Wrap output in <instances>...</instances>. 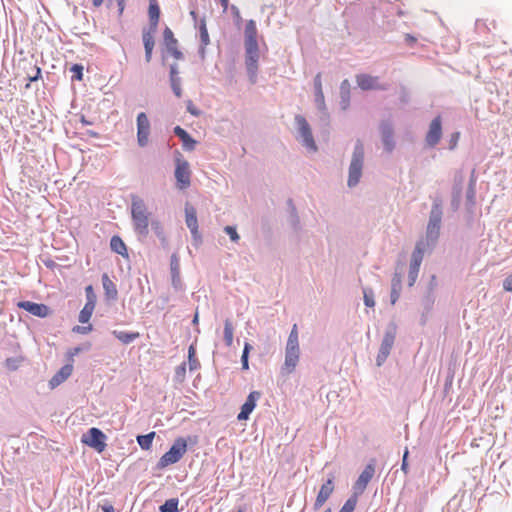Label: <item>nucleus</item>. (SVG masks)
<instances>
[{
  "instance_id": "nucleus-10",
  "label": "nucleus",
  "mask_w": 512,
  "mask_h": 512,
  "mask_svg": "<svg viewBox=\"0 0 512 512\" xmlns=\"http://www.w3.org/2000/svg\"><path fill=\"white\" fill-rule=\"evenodd\" d=\"M191 172L187 161H177L175 178L179 189L183 190L190 186Z\"/></svg>"
},
{
  "instance_id": "nucleus-40",
  "label": "nucleus",
  "mask_w": 512,
  "mask_h": 512,
  "mask_svg": "<svg viewBox=\"0 0 512 512\" xmlns=\"http://www.w3.org/2000/svg\"><path fill=\"white\" fill-rule=\"evenodd\" d=\"M171 87L176 97L180 98L182 95V89L179 78H173L171 80Z\"/></svg>"
},
{
  "instance_id": "nucleus-13",
  "label": "nucleus",
  "mask_w": 512,
  "mask_h": 512,
  "mask_svg": "<svg viewBox=\"0 0 512 512\" xmlns=\"http://www.w3.org/2000/svg\"><path fill=\"white\" fill-rule=\"evenodd\" d=\"M334 491V476H331L324 484L321 485L320 490L314 502V509L319 510L325 502L329 499Z\"/></svg>"
},
{
  "instance_id": "nucleus-20",
  "label": "nucleus",
  "mask_w": 512,
  "mask_h": 512,
  "mask_svg": "<svg viewBox=\"0 0 512 512\" xmlns=\"http://www.w3.org/2000/svg\"><path fill=\"white\" fill-rule=\"evenodd\" d=\"M185 218L186 225L190 229L192 235L194 236V238H198L199 233L196 209L189 204H186L185 206Z\"/></svg>"
},
{
  "instance_id": "nucleus-15",
  "label": "nucleus",
  "mask_w": 512,
  "mask_h": 512,
  "mask_svg": "<svg viewBox=\"0 0 512 512\" xmlns=\"http://www.w3.org/2000/svg\"><path fill=\"white\" fill-rule=\"evenodd\" d=\"M375 473V468L372 464H368L356 482L354 483V493L358 496V494H361L366 489L368 483L371 481Z\"/></svg>"
},
{
  "instance_id": "nucleus-49",
  "label": "nucleus",
  "mask_w": 512,
  "mask_h": 512,
  "mask_svg": "<svg viewBox=\"0 0 512 512\" xmlns=\"http://www.w3.org/2000/svg\"><path fill=\"white\" fill-rule=\"evenodd\" d=\"M91 330H92L91 325H88L86 327L76 326L73 328V331H75L77 333H82V334H86V333L90 332Z\"/></svg>"
},
{
  "instance_id": "nucleus-41",
  "label": "nucleus",
  "mask_w": 512,
  "mask_h": 512,
  "mask_svg": "<svg viewBox=\"0 0 512 512\" xmlns=\"http://www.w3.org/2000/svg\"><path fill=\"white\" fill-rule=\"evenodd\" d=\"M224 231L229 235L230 239L233 242H238L239 241L240 237H239V234L237 233L235 227H233V226H226L224 228Z\"/></svg>"
},
{
  "instance_id": "nucleus-5",
  "label": "nucleus",
  "mask_w": 512,
  "mask_h": 512,
  "mask_svg": "<svg viewBox=\"0 0 512 512\" xmlns=\"http://www.w3.org/2000/svg\"><path fill=\"white\" fill-rule=\"evenodd\" d=\"M82 443L102 453L106 448V435L98 428H90L81 438Z\"/></svg>"
},
{
  "instance_id": "nucleus-9",
  "label": "nucleus",
  "mask_w": 512,
  "mask_h": 512,
  "mask_svg": "<svg viewBox=\"0 0 512 512\" xmlns=\"http://www.w3.org/2000/svg\"><path fill=\"white\" fill-rule=\"evenodd\" d=\"M357 85L364 91L366 90H386L387 85L380 82L379 77L369 74H358L356 76Z\"/></svg>"
},
{
  "instance_id": "nucleus-12",
  "label": "nucleus",
  "mask_w": 512,
  "mask_h": 512,
  "mask_svg": "<svg viewBox=\"0 0 512 512\" xmlns=\"http://www.w3.org/2000/svg\"><path fill=\"white\" fill-rule=\"evenodd\" d=\"M442 136V122H441V116L435 117L430 125L429 130L426 134V143L430 147H434L438 142L440 141Z\"/></svg>"
},
{
  "instance_id": "nucleus-26",
  "label": "nucleus",
  "mask_w": 512,
  "mask_h": 512,
  "mask_svg": "<svg viewBox=\"0 0 512 512\" xmlns=\"http://www.w3.org/2000/svg\"><path fill=\"white\" fill-rule=\"evenodd\" d=\"M102 284L105 290V294L111 298L115 299L117 297L118 291L114 282L109 278L107 274L102 275Z\"/></svg>"
},
{
  "instance_id": "nucleus-17",
  "label": "nucleus",
  "mask_w": 512,
  "mask_h": 512,
  "mask_svg": "<svg viewBox=\"0 0 512 512\" xmlns=\"http://www.w3.org/2000/svg\"><path fill=\"white\" fill-rule=\"evenodd\" d=\"M259 398H260V392H258V391H252L248 395L245 403L241 407L240 413L237 416V419L239 421L247 420L249 418V415L252 413V411L256 407V402Z\"/></svg>"
},
{
  "instance_id": "nucleus-7",
  "label": "nucleus",
  "mask_w": 512,
  "mask_h": 512,
  "mask_svg": "<svg viewBox=\"0 0 512 512\" xmlns=\"http://www.w3.org/2000/svg\"><path fill=\"white\" fill-rule=\"evenodd\" d=\"M295 121L298 126L303 144L310 150L316 151L317 147L311 132V128L306 119L301 115L295 116Z\"/></svg>"
},
{
  "instance_id": "nucleus-25",
  "label": "nucleus",
  "mask_w": 512,
  "mask_h": 512,
  "mask_svg": "<svg viewBox=\"0 0 512 512\" xmlns=\"http://www.w3.org/2000/svg\"><path fill=\"white\" fill-rule=\"evenodd\" d=\"M174 133L181 139L184 147L187 149H193L196 141L191 138V136L180 126H176L174 128Z\"/></svg>"
},
{
  "instance_id": "nucleus-60",
  "label": "nucleus",
  "mask_w": 512,
  "mask_h": 512,
  "mask_svg": "<svg viewBox=\"0 0 512 512\" xmlns=\"http://www.w3.org/2000/svg\"><path fill=\"white\" fill-rule=\"evenodd\" d=\"M153 225H155V226H156V228H159V227H160L159 222H154V223H153Z\"/></svg>"
},
{
  "instance_id": "nucleus-19",
  "label": "nucleus",
  "mask_w": 512,
  "mask_h": 512,
  "mask_svg": "<svg viewBox=\"0 0 512 512\" xmlns=\"http://www.w3.org/2000/svg\"><path fill=\"white\" fill-rule=\"evenodd\" d=\"M73 372V364L69 363L64 365L49 381V387L55 389L60 384L65 382Z\"/></svg>"
},
{
  "instance_id": "nucleus-39",
  "label": "nucleus",
  "mask_w": 512,
  "mask_h": 512,
  "mask_svg": "<svg viewBox=\"0 0 512 512\" xmlns=\"http://www.w3.org/2000/svg\"><path fill=\"white\" fill-rule=\"evenodd\" d=\"M85 293H86V299H87L86 303H92V304L96 305L97 297H96V294L94 293L93 287L91 285H88L85 288Z\"/></svg>"
},
{
  "instance_id": "nucleus-52",
  "label": "nucleus",
  "mask_w": 512,
  "mask_h": 512,
  "mask_svg": "<svg viewBox=\"0 0 512 512\" xmlns=\"http://www.w3.org/2000/svg\"><path fill=\"white\" fill-rule=\"evenodd\" d=\"M115 2L117 3V6H118V15L122 16L124 9H125L126 0H115Z\"/></svg>"
},
{
  "instance_id": "nucleus-36",
  "label": "nucleus",
  "mask_w": 512,
  "mask_h": 512,
  "mask_svg": "<svg viewBox=\"0 0 512 512\" xmlns=\"http://www.w3.org/2000/svg\"><path fill=\"white\" fill-rule=\"evenodd\" d=\"M251 349H252V346L249 343H245L243 353L241 356L243 370L249 369L248 356H249Z\"/></svg>"
},
{
  "instance_id": "nucleus-48",
  "label": "nucleus",
  "mask_w": 512,
  "mask_h": 512,
  "mask_svg": "<svg viewBox=\"0 0 512 512\" xmlns=\"http://www.w3.org/2000/svg\"><path fill=\"white\" fill-rule=\"evenodd\" d=\"M503 289L507 292H512V273L504 279Z\"/></svg>"
},
{
  "instance_id": "nucleus-6",
  "label": "nucleus",
  "mask_w": 512,
  "mask_h": 512,
  "mask_svg": "<svg viewBox=\"0 0 512 512\" xmlns=\"http://www.w3.org/2000/svg\"><path fill=\"white\" fill-rule=\"evenodd\" d=\"M396 337L395 328L385 332L382 343L379 348V352L376 358V363L381 366L390 354V351L394 345Z\"/></svg>"
},
{
  "instance_id": "nucleus-50",
  "label": "nucleus",
  "mask_w": 512,
  "mask_h": 512,
  "mask_svg": "<svg viewBox=\"0 0 512 512\" xmlns=\"http://www.w3.org/2000/svg\"><path fill=\"white\" fill-rule=\"evenodd\" d=\"M400 291L399 289H391V303L392 305H394L396 303V301L399 299V296H400Z\"/></svg>"
},
{
  "instance_id": "nucleus-2",
  "label": "nucleus",
  "mask_w": 512,
  "mask_h": 512,
  "mask_svg": "<svg viewBox=\"0 0 512 512\" xmlns=\"http://www.w3.org/2000/svg\"><path fill=\"white\" fill-rule=\"evenodd\" d=\"M131 213L136 232L142 236H146L149 227V214L144 201L139 197L132 198Z\"/></svg>"
},
{
  "instance_id": "nucleus-46",
  "label": "nucleus",
  "mask_w": 512,
  "mask_h": 512,
  "mask_svg": "<svg viewBox=\"0 0 512 512\" xmlns=\"http://www.w3.org/2000/svg\"><path fill=\"white\" fill-rule=\"evenodd\" d=\"M401 283H402L401 275L398 273H395L392 278V289L396 288V289L401 290Z\"/></svg>"
},
{
  "instance_id": "nucleus-21",
  "label": "nucleus",
  "mask_w": 512,
  "mask_h": 512,
  "mask_svg": "<svg viewBox=\"0 0 512 512\" xmlns=\"http://www.w3.org/2000/svg\"><path fill=\"white\" fill-rule=\"evenodd\" d=\"M156 30H144L142 33V40L145 48V60L146 62H150L152 58V51L154 49L155 40L154 33Z\"/></svg>"
},
{
  "instance_id": "nucleus-8",
  "label": "nucleus",
  "mask_w": 512,
  "mask_h": 512,
  "mask_svg": "<svg viewBox=\"0 0 512 512\" xmlns=\"http://www.w3.org/2000/svg\"><path fill=\"white\" fill-rule=\"evenodd\" d=\"M150 121L144 112L137 116V142L139 146L144 147L149 141Z\"/></svg>"
},
{
  "instance_id": "nucleus-11",
  "label": "nucleus",
  "mask_w": 512,
  "mask_h": 512,
  "mask_svg": "<svg viewBox=\"0 0 512 512\" xmlns=\"http://www.w3.org/2000/svg\"><path fill=\"white\" fill-rule=\"evenodd\" d=\"M299 356V348L286 347L285 361L281 368V373L283 375H289L295 371V368L299 362Z\"/></svg>"
},
{
  "instance_id": "nucleus-51",
  "label": "nucleus",
  "mask_w": 512,
  "mask_h": 512,
  "mask_svg": "<svg viewBox=\"0 0 512 512\" xmlns=\"http://www.w3.org/2000/svg\"><path fill=\"white\" fill-rule=\"evenodd\" d=\"M187 110L194 116L200 115V111L193 105L191 101L188 102Z\"/></svg>"
},
{
  "instance_id": "nucleus-1",
  "label": "nucleus",
  "mask_w": 512,
  "mask_h": 512,
  "mask_svg": "<svg viewBox=\"0 0 512 512\" xmlns=\"http://www.w3.org/2000/svg\"><path fill=\"white\" fill-rule=\"evenodd\" d=\"M245 50H246V67L247 71L255 82L257 63L259 59V47L257 42V27L254 20H249L246 23L245 30Z\"/></svg>"
},
{
  "instance_id": "nucleus-57",
  "label": "nucleus",
  "mask_w": 512,
  "mask_h": 512,
  "mask_svg": "<svg viewBox=\"0 0 512 512\" xmlns=\"http://www.w3.org/2000/svg\"><path fill=\"white\" fill-rule=\"evenodd\" d=\"M92 2L95 7H100L103 4L104 0H92Z\"/></svg>"
},
{
  "instance_id": "nucleus-56",
  "label": "nucleus",
  "mask_w": 512,
  "mask_h": 512,
  "mask_svg": "<svg viewBox=\"0 0 512 512\" xmlns=\"http://www.w3.org/2000/svg\"><path fill=\"white\" fill-rule=\"evenodd\" d=\"M102 511L103 512H115L113 506H111V505L102 506Z\"/></svg>"
},
{
  "instance_id": "nucleus-34",
  "label": "nucleus",
  "mask_w": 512,
  "mask_h": 512,
  "mask_svg": "<svg viewBox=\"0 0 512 512\" xmlns=\"http://www.w3.org/2000/svg\"><path fill=\"white\" fill-rule=\"evenodd\" d=\"M178 499L172 498L167 501L163 505L160 506L161 512H178Z\"/></svg>"
},
{
  "instance_id": "nucleus-58",
  "label": "nucleus",
  "mask_w": 512,
  "mask_h": 512,
  "mask_svg": "<svg viewBox=\"0 0 512 512\" xmlns=\"http://www.w3.org/2000/svg\"><path fill=\"white\" fill-rule=\"evenodd\" d=\"M192 322H193V324H194V325H197V324H198V322H199V314H198V312H196V313H195V315H194V318H193V321H192Z\"/></svg>"
},
{
  "instance_id": "nucleus-44",
  "label": "nucleus",
  "mask_w": 512,
  "mask_h": 512,
  "mask_svg": "<svg viewBox=\"0 0 512 512\" xmlns=\"http://www.w3.org/2000/svg\"><path fill=\"white\" fill-rule=\"evenodd\" d=\"M459 138H460V133L459 132H454V133L451 134V137H450V140H449V148L451 150H453L457 146Z\"/></svg>"
},
{
  "instance_id": "nucleus-42",
  "label": "nucleus",
  "mask_w": 512,
  "mask_h": 512,
  "mask_svg": "<svg viewBox=\"0 0 512 512\" xmlns=\"http://www.w3.org/2000/svg\"><path fill=\"white\" fill-rule=\"evenodd\" d=\"M364 303L368 307H373L375 305L373 293L371 290H364Z\"/></svg>"
},
{
  "instance_id": "nucleus-4",
  "label": "nucleus",
  "mask_w": 512,
  "mask_h": 512,
  "mask_svg": "<svg viewBox=\"0 0 512 512\" xmlns=\"http://www.w3.org/2000/svg\"><path fill=\"white\" fill-rule=\"evenodd\" d=\"M187 451V441L179 437L177 438L169 451L161 456L157 463V467L163 469L169 465L177 463Z\"/></svg>"
},
{
  "instance_id": "nucleus-18",
  "label": "nucleus",
  "mask_w": 512,
  "mask_h": 512,
  "mask_svg": "<svg viewBox=\"0 0 512 512\" xmlns=\"http://www.w3.org/2000/svg\"><path fill=\"white\" fill-rule=\"evenodd\" d=\"M163 36L167 51L170 53V55L173 56V58H175L176 60L182 59L183 54L177 47L178 41L174 37L173 32L169 28H166L164 30Z\"/></svg>"
},
{
  "instance_id": "nucleus-38",
  "label": "nucleus",
  "mask_w": 512,
  "mask_h": 512,
  "mask_svg": "<svg viewBox=\"0 0 512 512\" xmlns=\"http://www.w3.org/2000/svg\"><path fill=\"white\" fill-rule=\"evenodd\" d=\"M70 70L73 73V78H75L78 81H81L83 79V66L82 65L74 64Z\"/></svg>"
},
{
  "instance_id": "nucleus-54",
  "label": "nucleus",
  "mask_w": 512,
  "mask_h": 512,
  "mask_svg": "<svg viewBox=\"0 0 512 512\" xmlns=\"http://www.w3.org/2000/svg\"><path fill=\"white\" fill-rule=\"evenodd\" d=\"M80 351H81L80 347H75L72 350H70L69 355H70V358H71V363L73 362V357L75 355H77Z\"/></svg>"
},
{
  "instance_id": "nucleus-45",
  "label": "nucleus",
  "mask_w": 512,
  "mask_h": 512,
  "mask_svg": "<svg viewBox=\"0 0 512 512\" xmlns=\"http://www.w3.org/2000/svg\"><path fill=\"white\" fill-rule=\"evenodd\" d=\"M32 70L34 71L33 74H28V80L29 82H33L39 79L41 70L37 66H32Z\"/></svg>"
},
{
  "instance_id": "nucleus-47",
  "label": "nucleus",
  "mask_w": 512,
  "mask_h": 512,
  "mask_svg": "<svg viewBox=\"0 0 512 512\" xmlns=\"http://www.w3.org/2000/svg\"><path fill=\"white\" fill-rule=\"evenodd\" d=\"M195 356V349L193 346H190L189 347V363H190V369H194L196 367V359L194 358Z\"/></svg>"
},
{
  "instance_id": "nucleus-27",
  "label": "nucleus",
  "mask_w": 512,
  "mask_h": 512,
  "mask_svg": "<svg viewBox=\"0 0 512 512\" xmlns=\"http://www.w3.org/2000/svg\"><path fill=\"white\" fill-rule=\"evenodd\" d=\"M110 247L115 253L127 256V247L119 236H113L110 240Z\"/></svg>"
},
{
  "instance_id": "nucleus-43",
  "label": "nucleus",
  "mask_w": 512,
  "mask_h": 512,
  "mask_svg": "<svg viewBox=\"0 0 512 512\" xmlns=\"http://www.w3.org/2000/svg\"><path fill=\"white\" fill-rule=\"evenodd\" d=\"M419 269L420 267H414V266H411L410 265V269H409V285L412 286L416 279H417V276H418V273H419Z\"/></svg>"
},
{
  "instance_id": "nucleus-33",
  "label": "nucleus",
  "mask_w": 512,
  "mask_h": 512,
  "mask_svg": "<svg viewBox=\"0 0 512 512\" xmlns=\"http://www.w3.org/2000/svg\"><path fill=\"white\" fill-rule=\"evenodd\" d=\"M358 497L356 493H354L347 501L344 503L342 508L338 512H353L357 506Z\"/></svg>"
},
{
  "instance_id": "nucleus-23",
  "label": "nucleus",
  "mask_w": 512,
  "mask_h": 512,
  "mask_svg": "<svg viewBox=\"0 0 512 512\" xmlns=\"http://www.w3.org/2000/svg\"><path fill=\"white\" fill-rule=\"evenodd\" d=\"M315 102L319 109H325V99L322 88L321 74L318 73L314 78Z\"/></svg>"
},
{
  "instance_id": "nucleus-61",
  "label": "nucleus",
  "mask_w": 512,
  "mask_h": 512,
  "mask_svg": "<svg viewBox=\"0 0 512 512\" xmlns=\"http://www.w3.org/2000/svg\"><path fill=\"white\" fill-rule=\"evenodd\" d=\"M324 512H332L331 508H327L324 510Z\"/></svg>"
},
{
  "instance_id": "nucleus-37",
  "label": "nucleus",
  "mask_w": 512,
  "mask_h": 512,
  "mask_svg": "<svg viewBox=\"0 0 512 512\" xmlns=\"http://www.w3.org/2000/svg\"><path fill=\"white\" fill-rule=\"evenodd\" d=\"M200 39H201V43L204 46L208 45L210 42L208 30H207L206 23L204 20H202L200 23Z\"/></svg>"
},
{
  "instance_id": "nucleus-59",
  "label": "nucleus",
  "mask_w": 512,
  "mask_h": 512,
  "mask_svg": "<svg viewBox=\"0 0 512 512\" xmlns=\"http://www.w3.org/2000/svg\"><path fill=\"white\" fill-rule=\"evenodd\" d=\"M220 2H221V5L223 6V8L226 9L228 6L229 0H220Z\"/></svg>"
},
{
  "instance_id": "nucleus-14",
  "label": "nucleus",
  "mask_w": 512,
  "mask_h": 512,
  "mask_svg": "<svg viewBox=\"0 0 512 512\" xmlns=\"http://www.w3.org/2000/svg\"><path fill=\"white\" fill-rule=\"evenodd\" d=\"M440 223H441V211L438 207V205H434L430 220L427 226V237L431 238L432 240H436L439 235L440 230Z\"/></svg>"
},
{
  "instance_id": "nucleus-53",
  "label": "nucleus",
  "mask_w": 512,
  "mask_h": 512,
  "mask_svg": "<svg viewBox=\"0 0 512 512\" xmlns=\"http://www.w3.org/2000/svg\"><path fill=\"white\" fill-rule=\"evenodd\" d=\"M408 450L406 449L405 452H404V455H403V460H402V465H401V469L407 473V469H408V463H407V458H408Z\"/></svg>"
},
{
  "instance_id": "nucleus-31",
  "label": "nucleus",
  "mask_w": 512,
  "mask_h": 512,
  "mask_svg": "<svg viewBox=\"0 0 512 512\" xmlns=\"http://www.w3.org/2000/svg\"><path fill=\"white\" fill-rule=\"evenodd\" d=\"M94 304L86 303L79 313V322L88 323L95 309Z\"/></svg>"
},
{
  "instance_id": "nucleus-32",
  "label": "nucleus",
  "mask_w": 512,
  "mask_h": 512,
  "mask_svg": "<svg viewBox=\"0 0 512 512\" xmlns=\"http://www.w3.org/2000/svg\"><path fill=\"white\" fill-rule=\"evenodd\" d=\"M155 437V432H150L146 435H140L137 437V442L139 446L144 449L148 450L152 446L153 439Z\"/></svg>"
},
{
  "instance_id": "nucleus-30",
  "label": "nucleus",
  "mask_w": 512,
  "mask_h": 512,
  "mask_svg": "<svg viewBox=\"0 0 512 512\" xmlns=\"http://www.w3.org/2000/svg\"><path fill=\"white\" fill-rule=\"evenodd\" d=\"M234 338V326L230 319H226L224 322V340L226 346L230 347L233 343Z\"/></svg>"
},
{
  "instance_id": "nucleus-3",
  "label": "nucleus",
  "mask_w": 512,
  "mask_h": 512,
  "mask_svg": "<svg viewBox=\"0 0 512 512\" xmlns=\"http://www.w3.org/2000/svg\"><path fill=\"white\" fill-rule=\"evenodd\" d=\"M364 164V147L360 140L357 141L351 163L349 166V175L347 184L349 187H355L362 176V169Z\"/></svg>"
},
{
  "instance_id": "nucleus-28",
  "label": "nucleus",
  "mask_w": 512,
  "mask_h": 512,
  "mask_svg": "<svg viewBox=\"0 0 512 512\" xmlns=\"http://www.w3.org/2000/svg\"><path fill=\"white\" fill-rule=\"evenodd\" d=\"M423 254H424V243L422 241L418 242L415 246V250L412 253L411 258V266L414 267H420L421 262L423 260Z\"/></svg>"
},
{
  "instance_id": "nucleus-35",
  "label": "nucleus",
  "mask_w": 512,
  "mask_h": 512,
  "mask_svg": "<svg viewBox=\"0 0 512 512\" xmlns=\"http://www.w3.org/2000/svg\"><path fill=\"white\" fill-rule=\"evenodd\" d=\"M286 347L299 348L297 325L294 324L287 340Z\"/></svg>"
},
{
  "instance_id": "nucleus-29",
  "label": "nucleus",
  "mask_w": 512,
  "mask_h": 512,
  "mask_svg": "<svg viewBox=\"0 0 512 512\" xmlns=\"http://www.w3.org/2000/svg\"><path fill=\"white\" fill-rule=\"evenodd\" d=\"M382 139L383 143L388 151H391L394 147L393 141V130L389 125L382 127Z\"/></svg>"
},
{
  "instance_id": "nucleus-24",
  "label": "nucleus",
  "mask_w": 512,
  "mask_h": 512,
  "mask_svg": "<svg viewBox=\"0 0 512 512\" xmlns=\"http://www.w3.org/2000/svg\"><path fill=\"white\" fill-rule=\"evenodd\" d=\"M112 334L123 344H129L140 337L139 332H125L114 330Z\"/></svg>"
},
{
  "instance_id": "nucleus-16",
  "label": "nucleus",
  "mask_w": 512,
  "mask_h": 512,
  "mask_svg": "<svg viewBox=\"0 0 512 512\" xmlns=\"http://www.w3.org/2000/svg\"><path fill=\"white\" fill-rule=\"evenodd\" d=\"M17 306L21 309L26 310L30 314L45 318L50 314V309L45 304H39L31 301H21L17 304Z\"/></svg>"
},
{
  "instance_id": "nucleus-22",
  "label": "nucleus",
  "mask_w": 512,
  "mask_h": 512,
  "mask_svg": "<svg viewBox=\"0 0 512 512\" xmlns=\"http://www.w3.org/2000/svg\"><path fill=\"white\" fill-rule=\"evenodd\" d=\"M148 16L150 21V28L157 30L160 19V7L157 0H149Z\"/></svg>"
},
{
  "instance_id": "nucleus-55",
  "label": "nucleus",
  "mask_w": 512,
  "mask_h": 512,
  "mask_svg": "<svg viewBox=\"0 0 512 512\" xmlns=\"http://www.w3.org/2000/svg\"><path fill=\"white\" fill-rule=\"evenodd\" d=\"M173 78H178L177 77V69L174 65H172L170 68V79L172 80Z\"/></svg>"
}]
</instances>
